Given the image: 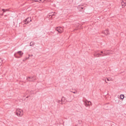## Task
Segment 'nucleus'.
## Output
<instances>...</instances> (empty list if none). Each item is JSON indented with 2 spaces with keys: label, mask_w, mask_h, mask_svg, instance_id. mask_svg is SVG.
<instances>
[{
  "label": "nucleus",
  "mask_w": 126,
  "mask_h": 126,
  "mask_svg": "<svg viewBox=\"0 0 126 126\" xmlns=\"http://www.w3.org/2000/svg\"><path fill=\"white\" fill-rule=\"evenodd\" d=\"M100 53H97L95 52L94 55L95 57H103L106 56H107L110 54L109 51L104 50V51H101Z\"/></svg>",
  "instance_id": "obj_1"
},
{
  "label": "nucleus",
  "mask_w": 126,
  "mask_h": 126,
  "mask_svg": "<svg viewBox=\"0 0 126 126\" xmlns=\"http://www.w3.org/2000/svg\"><path fill=\"white\" fill-rule=\"evenodd\" d=\"M23 53L21 51H18L16 53H15L14 55L15 57L17 58H19L21 57Z\"/></svg>",
  "instance_id": "obj_2"
},
{
  "label": "nucleus",
  "mask_w": 126,
  "mask_h": 126,
  "mask_svg": "<svg viewBox=\"0 0 126 126\" xmlns=\"http://www.w3.org/2000/svg\"><path fill=\"white\" fill-rule=\"evenodd\" d=\"M16 114L18 116H21L23 115V112L22 110L19 109H17L16 110Z\"/></svg>",
  "instance_id": "obj_3"
},
{
  "label": "nucleus",
  "mask_w": 126,
  "mask_h": 126,
  "mask_svg": "<svg viewBox=\"0 0 126 126\" xmlns=\"http://www.w3.org/2000/svg\"><path fill=\"white\" fill-rule=\"evenodd\" d=\"M27 79L28 81L30 82H32L34 81V80H36V79L35 78V76H30L28 78L27 77Z\"/></svg>",
  "instance_id": "obj_4"
},
{
  "label": "nucleus",
  "mask_w": 126,
  "mask_h": 126,
  "mask_svg": "<svg viewBox=\"0 0 126 126\" xmlns=\"http://www.w3.org/2000/svg\"><path fill=\"white\" fill-rule=\"evenodd\" d=\"M91 104V102L90 101H88L87 100H86L84 102V104L86 107H89Z\"/></svg>",
  "instance_id": "obj_5"
},
{
  "label": "nucleus",
  "mask_w": 126,
  "mask_h": 126,
  "mask_svg": "<svg viewBox=\"0 0 126 126\" xmlns=\"http://www.w3.org/2000/svg\"><path fill=\"white\" fill-rule=\"evenodd\" d=\"M31 20L32 19L31 17H28L23 22L25 24H27L29 23Z\"/></svg>",
  "instance_id": "obj_6"
},
{
  "label": "nucleus",
  "mask_w": 126,
  "mask_h": 126,
  "mask_svg": "<svg viewBox=\"0 0 126 126\" xmlns=\"http://www.w3.org/2000/svg\"><path fill=\"white\" fill-rule=\"evenodd\" d=\"M56 30L59 33H62L63 31V28L60 27H57L56 29Z\"/></svg>",
  "instance_id": "obj_7"
},
{
  "label": "nucleus",
  "mask_w": 126,
  "mask_h": 126,
  "mask_svg": "<svg viewBox=\"0 0 126 126\" xmlns=\"http://www.w3.org/2000/svg\"><path fill=\"white\" fill-rule=\"evenodd\" d=\"M122 8L124 7L126 5V0H122L121 2Z\"/></svg>",
  "instance_id": "obj_8"
},
{
  "label": "nucleus",
  "mask_w": 126,
  "mask_h": 126,
  "mask_svg": "<svg viewBox=\"0 0 126 126\" xmlns=\"http://www.w3.org/2000/svg\"><path fill=\"white\" fill-rule=\"evenodd\" d=\"M78 8L79 10L80 11H83V10H82V9H83L84 8V9H85L84 7H83V6L82 5H79L78 6Z\"/></svg>",
  "instance_id": "obj_9"
},
{
  "label": "nucleus",
  "mask_w": 126,
  "mask_h": 126,
  "mask_svg": "<svg viewBox=\"0 0 126 126\" xmlns=\"http://www.w3.org/2000/svg\"><path fill=\"white\" fill-rule=\"evenodd\" d=\"M105 34L107 35L109 34V32L108 30H106L104 31L103 32Z\"/></svg>",
  "instance_id": "obj_10"
},
{
  "label": "nucleus",
  "mask_w": 126,
  "mask_h": 126,
  "mask_svg": "<svg viewBox=\"0 0 126 126\" xmlns=\"http://www.w3.org/2000/svg\"><path fill=\"white\" fill-rule=\"evenodd\" d=\"M2 11H3V13L2 14H1V16H3V14L6 11H8V9H2Z\"/></svg>",
  "instance_id": "obj_11"
},
{
  "label": "nucleus",
  "mask_w": 126,
  "mask_h": 126,
  "mask_svg": "<svg viewBox=\"0 0 126 126\" xmlns=\"http://www.w3.org/2000/svg\"><path fill=\"white\" fill-rule=\"evenodd\" d=\"M35 43L33 42H30V46H32L33 45H34Z\"/></svg>",
  "instance_id": "obj_12"
},
{
  "label": "nucleus",
  "mask_w": 126,
  "mask_h": 126,
  "mask_svg": "<svg viewBox=\"0 0 126 126\" xmlns=\"http://www.w3.org/2000/svg\"><path fill=\"white\" fill-rule=\"evenodd\" d=\"M120 96L121 99H122V100L124 97V94H121Z\"/></svg>",
  "instance_id": "obj_13"
},
{
  "label": "nucleus",
  "mask_w": 126,
  "mask_h": 126,
  "mask_svg": "<svg viewBox=\"0 0 126 126\" xmlns=\"http://www.w3.org/2000/svg\"><path fill=\"white\" fill-rule=\"evenodd\" d=\"M65 99L64 97L63 96L62 98L61 101L63 102H65Z\"/></svg>",
  "instance_id": "obj_14"
},
{
  "label": "nucleus",
  "mask_w": 126,
  "mask_h": 126,
  "mask_svg": "<svg viewBox=\"0 0 126 126\" xmlns=\"http://www.w3.org/2000/svg\"><path fill=\"white\" fill-rule=\"evenodd\" d=\"M57 102L59 103H60L61 104H63V103L62 102V101L61 100H61H57L56 101Z\"/></svg>",
  "instance_id": "obj_15"
},
{
  "label": "nucleus",
  "mask_w": 126,
  "mask_h": 126,
  "mask_svg": "<svg viewBox=\"0 0 126 126\" xmlns=\"http://www.w3.org/2000/svg\"><path fill=\"white\" fill-rule=\"evenodd\" d=\"M47 17L49 18H51L52 17V15H48L47 16Z\"/></svg>",
  "instance_id": "obj_16"
},
{
  "label": "nucleus",
  "mask_w": 126,
  "mask_h": 126,
  "mask_svg": "<svg viewBox=\"0 0 126 126\" xmlns=\"http://www.w3.org/2000/svg\"><path fill=\"white\" fill-rule=\"evenodd\" d=\"M29 57H28V58H26V59H23V61H25L26 60H27V59H29Z\"/></svg>",
  "instance_id": "obj_17"
},
{
  "label": "nucleus",
  "mask_w": 126,
  "mask_h": 126,
  "mask_svg": "<svg viewBox=\"0 0 126 126\" xmlns=\"http://www.w3.org/2000/svg\"><path fill=\"white\" fill-rule=\"evenodd\" d=\"M78 122L79 123V124H81V121H80V120H78Z\"/></svg>",
  "instance_id": "obj_18"
},
{
  "label": "nucleus",
  "mask_w": 126,
  "mask_h": 126,
  "mask_svg": "<svg viewBox=\"0 0 126 126\" xmlns=\"http://www.w3.org/2000/svg\"><path fill=\"white\" fill-rule=\"evenodd\" d=\"M74 94H76L77 93V91H76V92H72Z\"/></svg>",
  "instance_id": "obj_19"
},
{
  "label": "nucleus",
  "mask_w": 126,
  "mask_h": 126,
  "mask_svg": "<svg viewBox=\"0 0 126 126\" xmlns=\"http://www.w3.org/2000/svg\"><path fill=\"white\" fill-rule=\"evenodd\" d=\"M2 60L1 59H0V63H1V62H2Z\"/></svg>",
  "instance_id": "obj_20"
},
{
  "label": "nucleus",
  "mask_w": 126,
  "mask_h": 126,
  "mask_svg": "<svg viewBox=\"0 0 126 126\" xmlns=\"http://www.w3.org/2000/svg\"><path fill=\"white\" fill-rule=\"evenodd\" d=\"M35 2H38V0H35Z\"/></svg>",
  "instance_id": "obj_21"
},
{
  "label": "nucleus",
  "mask_w": 126,
  "mask_h": 126,
  "mask_svg": "<svg viewBox=\"0 0 126 126\" xmlns=\"http://www.w3.org/2000/svg\"><path fill=\"white\" fill-rule=\"evenodd\" d=\"M30 96H27V97H26V98H28L29 97H30Z\"/></svg>",
  "instance_id": "obj_22"
},
{
  "label": "nucleus",
  "mask_w": 126,
  "mask_h": 126,
  "mask_svg": "<svg viewBox=\"0 0 126 126\" xmlns=\"http://www.w3.org/2000/svg\"><path fill=\"white\" fill-rule=\"evenodd\" d=\"M107 80L108 81L110 80L108 78L107 79Z\"/></svg>",
  "instance_id": "obj_23"
},
{
  "label": "nucleus",
  "mask_w": 126,
  "mask_h": 126,
  "mask_svg": "<svg viewBox=\"0 0 126 126\" xmlns=\"http://www.w3.org/2000/svg\"><path fill=\"white\" fill-rule=\"evenodd\" d=\"M105 81L106 82V83H107V81H106V80H105Z\"/></svg>",
  "instance_id": "obj_24"
},
{
  "label": "nucleus",
  "mask_w": 126,
  "mask_h": 126,
  "mask_svg": "<svg viewBox=\"0 0 126 126\" xmlns=\"http://www.w3.org/2000/svg\"><path fill=\"white\" fill-rule=\"evenodd\" d=\"M39 1H41L42 0H39Z\"/></svg>",
  "instance_id": "obj_25"
},
{
  "label": "nucleus",
  "mask_w": 126,
  "mask_h": 126,
  "mask_svg": "<svg viewBox=\"0 0 126 126\" xmlns=\"http://www.w3.org/2000/svg\"><path fill=\"white\" fill-rule=\"evenodd\" d=\"M7 16L6 15H5V16Z\"/></svg>",
  "instance_id": "obj_26"
}]
</instances>
